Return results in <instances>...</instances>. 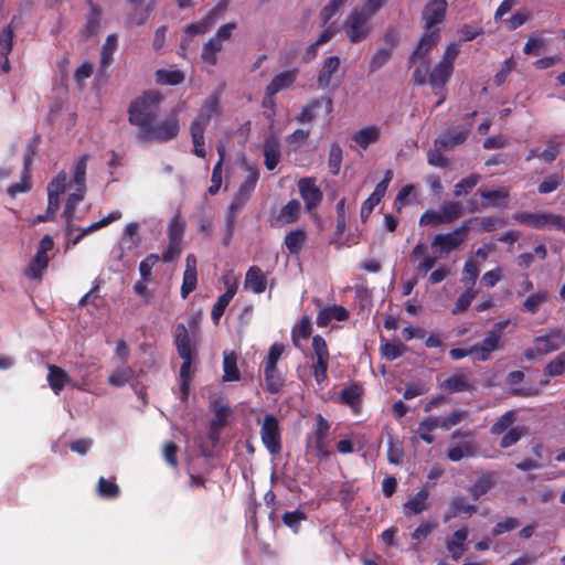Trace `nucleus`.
<instances>
[{
	"mask_svg": "<svg viewBox=\"0 0 565 565\" xmlns=\"http://www.w3.org/2000/svg\"><path fill=\"white\" fill-rule=\"evenodd\" d=\"M162 95L157 90L143 92L140 96L131 100L128 106V121L136 126L142 132L160 114V104Z\"/></svg>",
	"mask_w": 565,
	"mask_h": 565,
	"instance_id": "f257e3e1",
	"label": "nucleus"
},
{
	"mask_svg": "<svg viewBox=\"0 0 565 565\" xmlns=\"http://www.w3.org/2000/svg\"><path fill=\"white\" fill-rule=\"evenodd\" d=\"M221 100L217 94L209 96L201 110L190 125V135L193 142V153L199 158H205L204 132L213 117L221 114Z\"/></svg>",
	"mask_w": 565,
	"mask_h": 565,
	"instance_id": "f03ea898",
	"label": "nucleus"
},
{
	"mask_svg": "<svg viewBox=\"0 0 565 565\" xmlns=\"http://www.w3.org/2000/svg\"><path fill=\"white\" fill-rule=\"evenodd\" d=\"M455 66H449L438 62L429 72V62L420 63L413 72L412 81L415 85L423 86L429 84L436 95H440L436 107L445 100L443 90L454 74Z\"/></svg>",
	"mask_w": 565,
	"mask_h": 565,
	"instance_id": "7ed1b4c3",
	"label": "nucleus"
},
{
	"mask_svg": "<svg viewBox=\"0 0 565 565\" xmlns=\"http://www.w3.org/2000/svg\"><path fill=\"white\" fill-rule=\"evenodd\" d=\"M330 428V423L321 414H318L312 431L306 436L307 452H312L320 461L331 456V441L329 439Z\"/></svg>",
	"mask_w": 565,
	"mask_h": 565,
	"instance_id": "20e7f679",
	"label": "nucleus"
},
{
	"mask_svg": "<svg viewBox=\"0 0 565 565\" xmlns=\"http://www.w3.org/2000/svg\"><path fill=\"white\" fill-rule=\"evenodd\" d=\"M180 132V120L177 111L170 114L159 122H152L142 132H138V139L142 142L158 141L169 142L178 137Z\"/></svg>",
	"mask_w": 565,
	"mask_h": 565,
	"instance_id": "39448f33",
	"label": "nucleus"
},
{
	"mask_svg": "<svg viewBox=\"0 0 565 565\" xmlns=\"http://www.w3.org/2000/svg\"><path fill=\"white\" fill-rule=\"evenodd\" d=\"M513 220L535 230L555 228L565 233V216L550 212H519Z\"/></svg>",
	"mask_w": 565,
	"mask_h": 565,
	"instance_id": "423d86ee",
	"label": "nucleus"
},
{
	"mask_svg": "<svg viewBox=\"0 0 565 565\" xmlns=\"http://www.w3.org/2000/svg\"><path fill=\"white\" fill-rule=\"evenodd\" d=\"M371 20L358 7L351 10L343 23V30L351 43H360L369 38L372 32Z\"/></svg>",
	"mask_w": 565,
	"mask_h": 565,
	"instance_id": "0eeeda50",
	"label": "nucleus"
},
{
	"mask_svg": "<svg viewBox=\"0 0 565 565\" xmlns=\"http://www.w3.org/2000/svg\"><path fill=\"white\" fill-rule=\"evenodd\" d=\"M312 349L316 362L311 365V372L317 384L324 386L329 380L328 367L330 361V353L326 340L319 334L313 335Z\"/></svg>",
	"mask_w": 565,
	"mask_h": 565,
	"instance_id": "6e6552de",
	"label": "nucleus"
},
{
	"mask_svg": "<svg viewBox=\"0 0 565 565\" xmlns=\"http://www.w3.org/2000/svg\"><path fill=\"white\" fill-rule=\"evenodd\" d=\"M260 439L265 448L273 456L281 452V427L274 414H266L260 426Z\"/></svg>",
	"mask_w": 565,
	"mask_h": 565,
	"instance_id": "1a4fd4ad",
	"label": "nucleus"
},
{
	"mask_svg": "<svg viewBox=\"0 0 565 565\" xmlns=\"http://www.w3.org/2000/svg\"><path fill=\"white\" fill-rule=\"evenodd\" d=\"M440 39V30L424 29L416 47L408 57L409 66L417 61H420L422 63L429 62L427 57L431 50L438 45Z\"/></svg>",
	"mask_w": 565,
	"mask_h": 565,
	"instance_id": "9d476101",
	"label": "nucleus"
},
{
	"mask_svg": "<svg viewBox=\"0 0 565 565\" xmlns=\"http://www.w3.org/2000/svg\"><path fill=\"white\" fill-rule=\"evenodd\" d=\"M447 0H430L423 9L422 19L424 29L440 30L447 13Z\"/></svg>",
	"mask_w": 565,
	"mask_h": 565,
	"instance_id": "9b49d317",
	"label": "nucleus"
},
{
	"mask_svg": "<svg viewBox=\"0 0 565 565\" xmlns=\"http://www.w3.org/2000/svg\"><path fill=\"white\" fill-rule=\"evenodd\" d=\"M298 190L301 199L305 202L307 211H312L321 203L323 194L320 188L316 184V179L306 177L298 181Z\"/></svg>",
	"mask_w": 565,
	"mask_h": 565,
	"instance_id": "f8f14e48",
	"label": "nucleus"
},
{
	"mask_svg": "<svg viewBox=\"0 0 565 565\" xmlns=\"http://www.w3.org/2000/svg\"><path fill=\"white\" fill-rule=\"evenodd\" d=\"M482 199L481 206L483 209L497 207L507 209L510 198V190L505 186L495 189L478 190L477 192Z\"/></svg>",
	"mask_w": 565,
	"mask_h": 565,
	"instance_id": "ddd939ff",
	"label": "nucleus"
},
{
	"mask_svg": "<svg viewBox=\"0 0 565 565\" xmlns=\"http://www.w3.org/2000/svg\"><path fill=\"white\" fill-rule=\"evenodd\" d=\"M440 387L449 394L472 392L475 390L469 375L462 369H457L450 376L444 380Z\"/></svg>",
	"mask_w": 565,
	"mask_h": 565,
	"instance_id": "4468645a",
	"label": "nucleus"
},
{
	"mask_svg": "<svg viewBox=\"0 0 565 565\" xmlns=\"http://www.w3.org/2000/svg\"><path fill=\"white\" fill-rule=\"evenodd\" d=\"M362 386L354 382L341 390L339 402L341 404L348 405L354 415H359L362 409Z\"/></svg>",
	"mask_w": 565,
	"mask_h": 565,
	"instance_id": "2eb2a0df",
	"label": "nucleus"
},
{
	"mask_svg": "<svg viewBox=\"0 0 565 565\" xmlns=\"http://www.w3.org/2000/svg\"><path fill=\"white\" fill-rule=\"evenodd\" d=\"M196 257L194 254H189L185 258V269L183 273V279L181 285V297L186 299L189 295L195 290L198 285V270H196Z\"/></svg>",
	"mask_w": 565,
	"mask_h": 565,
	"instance_id": "dca6fc26",
	"label": "nucleus"
},
{
	"mask_svg": "<svg viewBox=\"0 0 565 565\" xmlns=\"http://www.w3.org/2000/svg\"><path fill=\"white\" fill-rule=\"evenodd\" d=\"M449 356L454 361L461 360L466 356H471L473 361L486 362L491 359V354L482 341L477 342L468 349L452 348L449 351Z\"/></svg>",
	"mask_w": 565,
	"mask_h": 565,
	"instance_id": "f3484780",
	"label": "nucleus"
},
{
	"mask_svg": "<svg viewBox=\"0 0 565 565\" xmlns=\"http://www.w3.org/2000/svg\"><path fill=\"white\" fill-rule=\"evenodd\" d=\"M463 243H465V241L454 230L449 233L435 235L431 241V247L436 252H439L440 254L448 255L452 250L460 247Z\"/></svg>",
	"mask_w": 565,
	"mask_h": 565,
	"instance_id": "a211bd4d",
	"label": "nucleus"
},
{
	"mask_svg": "<svg viewBox=\"0 0 565 565\" xmlns=\"http://www.w3.org/2000/svg\"><path fill=\"white\" fill-rule=\"evenodd\" d=\"M87 4L89 7V13L85 24L79 30V35L83 40H87L97 34L100 28L102 8L94 3L93 0H87Z\"/></svg>",
	"mask_w": 565,
	"mask_h": 565,
	"instance_id": "6ab92c4d",
	"label": "nucleus"
},
{
	"mask_svg": "<svg viewBox=\"0 0 565 565\" xmlns=\"http://www.w3.org/2000/svg\"><path fill=\"white\" fill-rule=\"evenodd\" d=\"M244 288L253 294H263L267 288V275L258 266H250L245 275Z\"/></svg>",
	"mask_w": 565,
	"mask_h": 565,
	"instance_id": "aec40b11",
	"label": "nucleus"
},
{
	"mask_svg": "<svg viewBox=\"0 0 565 565\" xmlns=\"http://www.w3.org/2000/svg\"><path fill=\"white\" fill-rule=\"evenodd\" d=\"M173 343L179 356L185 354H198L194 343H192L188 328L183 323H178L173 334Z\"/></svg>",
	"mask_w": 565,
	"mask_h": 565,
	"instance_id": "412c9836",
	"label": "nucleus"
},
{
	"mask_svg": "<svg viewBox=\"0 0 565 565\" xmlns=\"http://www.w3.org/2000/svg\"><path fill=\"white\" fill-rule=\"evenodd\" d=\"M509 319L495 322L482 339L483 344L486 345L491 355L493 352L503 349L502 333L503 330L509 326Z\"/></svg>",
	"mask_w": 565,
	"mask_h": 565,
	"instance_id": "4be33fe9",
	"label": "nucleus"
},
{
	"mask_svg": "<svg viewBox=\"0 0 565 565\" xmlns=\"http://www.w3.org/2000/svg\"><path fill=\"white\" fill-rule=\"evenodd\" d=\"M226 285V291L218 296L216 302L213 305L211 310V319L214 322V324H218L221 317L224 315L227 306L234 298L236 291H237V284L230 281L225 282Z\"/></svg>",
	"mask_w": 565,
	"mask_h": 565,
	"instance_id": "5701e85b",
	"label": "nucleus"
},
{
	"mask_svg": "<svg viewBox=\"0 0 565 565\" xmlns=\"http://www.w3.org/2000/svg\"><path fill=\"white\" fill-rule=\"evenodd\" d=\"M468 535V527L462 526L455 531L451 537L446 541V548L454 561L459 559L466 552V541Z\"/></svg>",
	"mask_w": 565,
	"mask_h": 565,
	"instance_id": "b1692460",
	"label": "nucleus"
},
{
	"mask_svg": "<svg viewBox=\"0 0 565 565\" xmlns=\"http://www.w3.org/2000/svg\"><path fill=\"white\" fill-rule=\"evenodd\" d=\"M498 475L495 472H483L477 480L468 488L469 493L475 501L480 497L487 494L495 484Z\"/></svg>",
	"mask_w": 565,
	"mask_h": 565,
	"instance_id": "393cba45",
	"label": "nucleus"
},
{
	"mask_svg": "<svg viewBox=\"0 0 565 565\" xmlns=\"http://www.w3.org/2000/svg\"><path fill=\"white\" fill-rule=\"evenodd\" d=\"M429 491L420 489L404 503V514L406 516L418 515L428 509L427 500Z\"/></svg>",
	"mask_w": 565,
	"mask_h": 565,
	"instance_id": "a878e982",
	"label": "nucleus"
},
{
	"mask_svg": "<svg viewBox=\"0 0 565 565\" xmlns=\"http://www.w3.org/2000/svg\"><path fill=\"white\" fill-rule=\"evenodd\" d=\"M265 388L270 394H278L286 384V379L278 365H264Z\"/></svg>",
	"mask_w": 565,
	"mask_h": 565,
	"instance_id": "bb28decb",
	"label": "nucleus"
},
{
	"mask_svg": "<svg viewBox=\"0 0 565 565\" xmlns=\"http://www.w3.org/2000/svg\"><path fill=\"white\" fill-rule=\"evenodd\" d=\"M349 318V312L343 306H327L322 308L317 316L319 327H328L332 320L344 321Z\"/></svg>",
	"mask_w": 565,
	"mask_h": 565,
	"instance_id": "cd10ccee",
	"label": "nucleus"
},
{
	"mask_svg": "<svg viewBox=\"0 0 565 565\" xmlns=\"http://www.w3.org/2000/svg\"><path fill=\"white\" fill-rule=\"evenodd\" d=\"M297 75V70L284 71L279 73L266 86V94L276 95L280 90L289 88L296 82Z\"/></svg>",
	"mask_w": 565,
	"mask_h": 565,
	"instance_id": "c85d7f7f",
	"label": "nucleus"
},
{
	"mask_svg": "<svg viewBox=\"0 0 565 565\" xmlns=\"http://www.w3.org/2000/svg\"><path fill=\"white\" fill-rule=\"evenodd\" d=\"M307 231L302 227L291 230L284 239V245L291 255H298L307 244Z\"/></svg>",
	"mask_w": 565,
	"mask_h": 565,
	"instance_id": "c756f323",
	"label": "nucleus"
},
{
	"mask_svg": "<svg viewBox=\"0 0 565 565\" xmlns=\"http://www.w3.org/2000/svg\"><path fill=\"white\" fill-rule=\"evenodd\" d=\"M340 58L335 55L329 56L323 61L322 67L318 74V86L322 89L331 85L333 74L339 70Z\"/></svg>",
	"mask_w": 565,
	"mask_h": 565,
	"instance_id": "7c9ffc66",
	"label": "nucleus"
},
{
	"mask_svg": "<svg viewBox=\"0 0 565 565\" xmlns=\"http://www.w3.org/2000/svg\"><path fill=\"white\" fill-rule=\"evenodd\" d=\"M381 130L376 126H367L358 131L352 136V140L363 150L367 149L370 145L375 143L380 140Z\"/></svg>",
	"mask_w": 565,
	"mask_h": 565,
	"instance_id": "2f4dec72",
	"label": "nucleus"
},
{
	"mask_svg": "<svg viewBox=\"0 0 565 565\" xmlns=\"http://www.w3.org/2000/svg\"><path fill=\"white\" fill-rule=\"evenodd\" d=\"M223 372L224 382H235L241 380V372L237 367V354L234 351H224Z\"/></svg>",
	"mask_w": 565,
	"mask_h": 565,
	"instance_id": "473e14b6",
	"label": "nucleus"
},
{
	"mask_svg": "<svg viewBox=\"0 0 565 565\" xmlns=\"http://www.w3.org/2000/svg\"><path fill=\"white\" fill-rule=\"evenodd\" d=\"M471 127L472 124L470 122L469 128L466 130H461L455 134L446 132L435 140V145L439 146V148L444 150L452 149L466 141Z\"/></svg>",
	"mask_w": 565,
	"mask_h": 565,
	"instance_id": "72a5a7b5",
	"label": "nucleus"
},
{
	"mask_svg": "<svg viewBox=\"0 0 565 565\" xmlns=\"http://www.w3.org/2000/svg\"><path fill=\"white\" fill-rule=\"evenodd\" d=\"M50 258L49 256H42L35 254L31 259L26 268L24 269V275L32 280H41L44 271L49 266Z\"/></svg>",
	"mask_w": 565,
	"mask_h": 565,
	"instance_id": "f704fd0d",
	"label": "nucleus"
},
{
	"mask_svg": "<svg viewBox=\"0 0 565 565\" xmlns=\"http://www.w3.org/2000/svg\"><path fill=\"white\" fill-rule=\"evenodd\" d=\"M70 380V375L62 367L56 365L49 366L47 382L55 394H60Z\"/></svg>",
	"mask_w": 565,
	"mask_h": 565,
	"instance_id": "c9c22d12",
	"label": "nucleus"
},
{
	"mask_svg": "<svg viewBox=\"0 0 565 565\" xmlns=\"http://www.w3.org/2000/svg\"><path fill=\"white\" fill-rule=\"evenodd\" d=\"M300 215V202L296 199L290 200L286 205H284L277 217V224L285 225L291 224L298 221Z\"/></svg>",
	"mask_w": 565,
	"mask_h": 565,
	"instance_id": "e433bc0d",
	"label": "nucleus"
},
{
	"mask_svg": "<svg viewBox=\"0 0 565 565\" xmlns=\"http://www.w3.org/2000/svg\"><path fill=\"white\" fill-rule=\"evenodd\" d=\"M477 446L473 441H465L456 446H451L447 450V458L450 461L457 462L466 457H475Z\"/></svg>",
	"mask_w": 565,
	"mask_h": 565,
	"instance_id": "4c0bfd02",
	"label": "nucleus"
},
{
	"mask_svg": "<svg viewBox=\"0 0 565 565\" xmlns=\"http://www.w3.org/2000/svg\"><path fill=\"white\" fill-rule=\"evenodd\" d=\"M118 46V36L117 34L113 33L109 34L100 50V68L107 70L114 60V53L117 50Z\"/></svg>",
	"mask_w": 565,
	"mask_h": 565,
	"instance_id": "58836bf2",
	"label": "nucleus"
},
{
	"mask_svg": "<svg viewBox=\"0 0 565 565\" xmlns=\"http://www.w3.org/2000/svg\"><path fill=\"white\" fill-rule=\"evenodd\" d=\"M477 512V507L467 501L463 497H455L451 499L449 504V515L446 518V521L449 518H455L460 514L472 515Z\"/></svg>",
	"mask_w": 565,
	"mask_h": 565,
	"instance_id": "ea45409f",
	"label": "nucleus"
},
{
	"mask_svg": "<svg viewBox=\"0 0 565 565\" xmlns=\"http://www.w3.org/2000/svg\"><path fill=\"white\" fill-rule=\"evenodd\" d=\"M280 157L279 143L275 140H267L264 145V163L267 170L273 171L278 166Z\"/></svg>",
	"mask_w": 565,
	"mask_h": 565,
	"instance_id": "a19ab883",
	"label": "nucleus"
},
{
	"mask_svg": "<svg viewBox=\"0 0 565 565\" xmlns=\"http://www.w3.org/2000/svg\"><path fill=\"white\" fill-rule=\"evenodd\" d=\"M246 170L248 174L245 178V180L241 183L237 193H239L242 196L250 199V195L255 190L259 179V171L256 166H246Z\"/></svg>",
	"mask_w": 565,
	"mask_h": 565,
	"instance_id": "79ce46f5",
	"label": "nucleus"
},
{
	"mask_svg": "<svg viewBox=\"0 0 565 565\" xmlns=\"http://www.w3.org/2000/svg\"><path fill=\"white\" fill-rule=\"evenodd\" d=\"M222 50L223 43L213 36L204 44L201 58L204 63L214 66L217 63V53Z\"/></svg>",
	"mask_w": 565,
	"mask_h": 565,
	"instance_id": "37998d69",
	"label": "nucleus"
},
{
	"mask_svg": "<svg viewBox=\"0 0 565 565\" xmlns=\"http://www.w3.org/2000/svg\"><path fill=\"white\" fill-rule=\"evenodd\" d=\"M445 224H450L463 214V209L460 202L446 201L441 204L439 210Z\"/></svg>",
	"mask_w": 565,
	"mask_h": 565,
	"instance_id": "c03bdc74",
	"label": "nucleus"
},
{
	"mask_svg": "<svg viewBox=\"0 0 565 565\" xmlns=\"http://www.w3.org/2000/svg\"><path fill=\"white\" fill-rule=\"evenodd\" d=\"M436 428H438V417L427 416L419 422L417 434L426 444H433L435 441V437L431 435V431Z\"/></svg>",
	"mask_w": 565,
	"mask_h": 565,
	"instance_id": "a18cd8bd",
	"label": "nucleus"
},
{
	"mask_svg": "<svg viewBox=\"0 0 565 565\" xmlns=\"http://www.w3.org/2000/svg\"><path fill=\"white\" fill-rule=\"evenodd\" d=\"M217 152H218L220 158L212 170L211 185L207 189V192L211 195L217 194L221 189V185H222V167H223V161H224V156H225L224 148L217 147Z\"/></svg>",
	"mask_w": 565,
	"mask_h": 565,
	"instance_id": "49530a36",
	"label": "nucleus"
},
{
	"mask_svg": "<svg viewBox=\"0 0 565 565\" xmlns=\"http://www.w3.org/2000/svg\"><path fill=\"white\" fill-rule=\"evenodd\" d=\"M564 182L563 172L550 173L537 185V192L540 194H548L556 191Z\"/></svg>",
	"mask_w": 565,
	"mask_h": 565,
	"instance_id": "de8ad7c7",
	"label": "nucleus"
},
{
	"mask_svg": "<svg viewBox=\"0 0 565 565\" xmlns=\"http://www.w3.org/2000/svg\"><path fill=\"white\" fill-rule=\"evenodd\" d=\"M516 420L515 411H507L503 413L490 427L492 435H501L504 431L512 428V425Z\"/></svg>",
	"mask_w": 565,
	"mask_h": 565,
	"instance_id": "09e8293b",
	"label": "nucleus"
},
{
	"mask_svg": "<svg viewBox=\"0 0 565 565\" xmlns=\"http://www.w3.org/2000/svg\"><path fill=\"white\" fill-rule=\"evenodd\" d=\"M481 181V175L471 173L467 178L461 179L454 186V195L456 198L468 195L472 189Z\"/></svg>",
	"mask_w": 565,
	"mask_h": 565,
	"instance_id": "8fccbe9b",
	"label": "nucleus"
},
{
	"mask_svg": "<svg viewBox=\"0 0 565 565\" xmlns=\"http://www.w3.org/2000/svg\"><path fill=\"white\" fill-rule=\"evenodd\" d=\"M156 79L161 85H179L184 81V73L180 70H158Z\"/></svg>",
	"mask_w": 565,
	"mask_h": 565,
	"instance_id": "3c124183",
	"label": "nucleus"
},
{
	"mask_svg": "<svg viewBox=\"0 0 565 565\" xmlns=\"http://www.w3.org/2000/svg\"><path fill=\"white\" fill-rule=\"evenodd\" d=\"M500 440V447L505 449L519 443V440L529 434L526 426H515L504 431Z\"/></svg>",
	"mask_w": 565,
	"mask_h": 565,
	"instance_id": "603ef678",
	"label": "nucleus"
},
{
	"mask_svg": "<svg viewBox=\"0 0 565 565\" xmlns=\"http://www.w3.org/2000/svg\"><path fill=\"white\" fill-rule=\"evenodd\" d=\"M548 294L547 291L540 290L536 292H533L526 297V299L522 303V311L529 312V313H536L539 310V307L544 303L547 300Z\"/></svg>",
	"mask_w": 565,
	"mask_h": 565,
	"instance_id": "864d4df0",
	"label": "nucleus"
},
{
	"mask_svg": "<svg viewBox=\"0 0 565 565\" xmlns=\"http://www.w3.org/2000/svg\"><path fill=\"white\" fill-rule=\"evenodd\" d=\"M185 233V222L180 215L173 216L167 228L168 239L182 243Z\"/></svg>",
	"mask_w": 565,
	"mask_h": 565,
	"instance_id": "5fc2aeb1",
	"label": "nucleus"
},
{
	"mask_svg": "<svg viewBox=\"0 0 565 565\" xmlns=\"http://www.w3.org/2000/svg\"><path fill=\"white\" fill-rule=\"evenodd\" d=\"M231 414V408L228 405L223 404L221 402H214L213 404V418L210 422V425L224 428L228 423V416Z\"/></svg>",
	"mask_w": 565,
	"mask_h": 565,
	"instance_id": "6e6d98bb",
	"label": "nucleus"
},
{
	"mask_svg": "<svg viewBox=\"0 0 565 565\" xmlns=\"http://www.w3.org/2000/svg\"><path fill=\"white\" fill-rule=\"evenodd\" d=\"M134 377V370L130 366L116 369L108 377V384L114 387H122Z\"/></svg>",
	"mask_w": 565,
	"mask_h": 565,
	"instance_id": "4d7b16f0",
	"label": "nucleus"
},
{
	"mask_svg": "<svg viewBox=\"0 0 565 565\" xmlns=\"http://www.w3.org/2000/svg\"><path fill=\"white\" fill-rule=\"evenodd\" d=\"M282 523L294 533H298L302 521L307 520V514L302 510L286 511L281 516Z\"/></svg>",
	"mask_w": 565,
	"mask_h": 565,
	"instance_id": "13d9d810",
	"label": "nucleus"
},
{
	"mask_svg": "<svg viewBox=\"0 0 565 565\" xmlns=\"http://www.w3.org/2000/svg\"><path fill=\"white\" fill-rule=\"evenodd\" d=\"M546 44L547 40L540 33H531L523 46V53L526 55H539Z\"/></svg>",
	"mask_w": 565,
	"mask_h": 565,
	"instance_id": "bf43d9fd",
	"label": "nucleus"
},
{
	"mask_svg": "<svg viewBox=\"0 0 565 565\" xmlns=\"http://www.w3.org/2000/svg\"><path fill=\"white\" fill-rule=\"evenodd\" d=\"M13 20L0 31V55H9L13 47Z\"/></svg>",
	"mask_w": 565,
	"mask_h": 565,
	"instance_id": "052dcab7",
	"label": "nucleus"
},
{
	"mask_svg": "<svg viewBox=\"0 0 565 565\" xmlns=\"http://www.w3.org/2000/svg\"><path fill=\"white\" fill-rule=\"evenodd\" d=\"M322 105V99H312L308 102L302 108L301 111L296 116V121L298 124H310L316 118L315 110L320 108Z\"/></svg>",
	"mask_w": 565,
	"mask_h": 565,
	"instance_id": "680f3d73",
	"label": "nucleus"
},
{
	"mask_svg": "<svg viewBox=\"0 0 565 565\" xmlns=\"http://www.w3.org/2000/svg\"><path fill=\"white\" fill-rule=\"evenodd\" d=\"M87 156L84 154L81 158H78L74 164V182L76 184V188L78 191H85L86 184H85V178H86V168H87Z\"/></svg>",
	"mask_w": 565,
	"mask_h": 565,
	"instance_id": "e2e57ef3",
	"label": "nucleus"
},
{
	"mask_svg": "<svg viewBox=\"0 0 565 565\" xmlns=\"http://www.w3.org/2000/svg\"><path fill=\"white\" fill-rule=\"evenodd\" d=\"M477 295L478 291L471 289V286H468V288L458 297L454 308L451 309V313L459 315L465 312L471 305L472 300L477 297Z\"/></svg>",
	"mask_w": 565,
	"mask_h": 565,
	"instance_id": "0e129e2a",
	"label": "nucleus"
},
{
	"mask_svg": "<svg viewBox=\"0 0 565 565\" xmlns=\"http://www.w3.org/2000/svg\"><path fill=\"white\" fill-rule=\"evenodd\" d=\"M97 490L98 494L106 499H115L120 494L118 484L115 481L107 480L103 477L98 480Z\"/></svg>",
	"mask_w": 565,
	"mask_h": 565,
	"instance_id": "69168bd1",
	"label": "nucleus"
},
{
	"mask_svg": "<svg viewBox=\"0 0 565 565\" xmlns=\"http://www.w3.org/2000/svg\"><path fill=\"white\" fill-rule=\"evenodd\" d=\"M544 373L552 377L565 374V351L561 352L554 360L546 364Z\"/></svg>",
	"mask_w": 565,
	"mask_h": 565,
	"instance_id": "338daca9",
	"label": "nucleus"
},
{
	"mask_svg": "<svg viewBox=\"0 0 565 565\" xmlns=\"http://www.w3.org/2000/svg\"><path fill=\"white\" fill-rule=\"evenodd\" d=\"M406 351V347L403 343L385 342L381 345L382 356L387 361H393L401 358Z\"/></svg>",
	"mask_w": 565,
	"mask_h": 565,
	"instance_id": "774afa93",
	"label": "nucleus"
}]
</instances>
